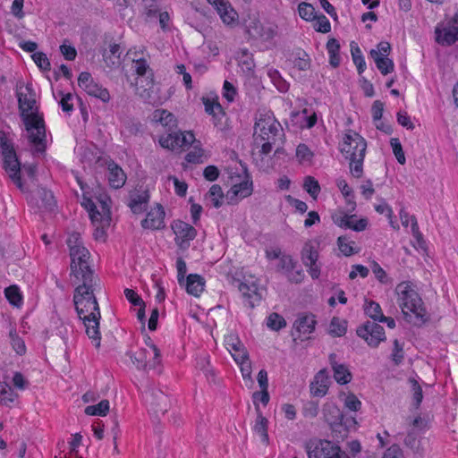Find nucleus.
<instances>
[{"instance_id":"f257e3e1","label":"nucleus","mask_w":458,"mask_h":458,"mask_svg":"<svg viewBox=\"0 0 458 458\" xmlns=\"http://www.w3.org/2000/svg\"><path fill=\"white\" fill-rule=\"evenodd\" d=\"M73 293V303L77 314L83 321L87 335L92 340L96 348L100 347L101 334L99 320L101 318L95 292L101 289L99 277L87 279L77 284Z\"/></svg>"},{"instance_id":"f03ea898","label":"nucleus","mask_w":458,"mask_h":458,"mask_svg":"<svg viewBox=\"0 0 458 458\" xmlns=\"http://www.w3.org/2000/svg\"><path fill=\"white\" fill-rule=\"evenodd\" d=\"M20 116L28 132V139L34 146L36 154H43L47 148L46 126L43 114L36 105V97L30 84L17 89Z\"/></svg>"},{"instance_id":"7ed1b4c3","label":"nucleus","mask_w":458,"mask_h":458,"mask_svg":"<svg viewBox=\"0 0 458 458\" xmlns=\"http://www.w3.org/2000/svg\"><path fill=\"white\" fill-rule=\"evenodd\" d=\"M395 293L398 295V304L407 322L420 327L429 319L423 301L411 282L404 281L398 284Z\"/></svg>"},{"instance_id":"20e7f679","label":"nucleus","mask_w":458,"mask_h":458,"mask_svg":"<svg viewBox=\"0 0 458 458\" xmlns=\"http://www.w3.org/2000/svg\"><path fill=\"white\" fill-rule=\"evenodd\" d=\"M66 243L70 250L71 276L75 278L74 284L86 281V278L89 280L98 277L89 266V259L90 253L88 249L84 247L81 234L77 232L72 233Z\"/></svg>"},{"instance_id":"39448f33","label":"nucleus","mask_w":458,"mask_h":458,"mask_svg":"<svg viewBox=\"0 0 458 458\" xmlns=\"http://www.w3.org/2000/svg\"><path fill=\"white\" fill-rule=\"evenodd\" d=\"M0 146L2 155L4 157V169L11 180L16 184L21 190L24 191L23 185L21 180V172L22 171L28 177L34 178L36 175L37 166L34 164H24L21 166L19 161L13 145L10 142L3 132L0 131Z\"/></svg>"},{"instance_id":"423d86ee","label":"nucleus","mask_w":458,"mask_h":458,"mask_svg":"<svg viewBox=\"0 0 458 458\" xmlns=\"http://www.w3.org/2000/svg\"><path fill=\"white\" fill-rule=\"evenodd\" d=\"M367 142L359 133L349 131L343 139L340 151L349 160L351 174L360 178L363 174V160L365 157Z\"/></svg>"},{"instance_id":"0eeeda50","label":"nucleus","mask_w":458,"mask_h":458,"mask_svg":"<svg viewBox=\"0 0 458 458\" xmlns=\"http://www.w3.org/2000/svg\"><path fill=\"white\" fill-rule=\"evenodd\" d=\"M281 131V125L274 117L267 114L259 116L254 125L253 137L256 144L262 143L261 154L267 155L271 152Z\"/></svg>"},{"instance_id":"6e6552de","label":"nucleus","mask_w":458,"mask_h":458,"mask_svg":"<svg viewBox=\"0 0 458 458\" xmlns=\"http://www.w3.org/2000/svg\"><path fill=\"white\" fill-rule=\"evenodd\" d=\"M322 416L332 431L333 438L336 440L344 439L350 428L357 424L353 417L344 419L342 411L334 403H327L323 405Z\"/></svg>"},{"instance_id":"1a4fd4ad","label":"nucleus","mask_w":458,"mask_h":458,"mask_svg":"<svg viewBox=\"0 0 458 458\" xmlns=\"http://www.w3.org/2000/svg\"><path fill=\"white\" fill-rule=\"evenodd\" d=\"M309 458H350L341 448L328 440H310L306 444Z\"/></svg>"},{"instance_id":"9d476101","label":"nucleus","mask_w":458,"mask_h":458,"mask_svg":"<svg viewBox=\"0 0 458 458\" xmlns=\"http://www.w3.org/2000/svg\"><path fill=\"white\" fill-rule=\"evenodd\" d=\"M131 360L140 369H156L161 362L160 351L154 343L149 344V350L141 349L137 355H131Z\"/></svg>"},{"instance_id":"9b49d317","label":"nucleus","mask_w":458,"mask_h":458,"mask_svg":"<svg viewBox=\"0 0 458 458\" xmlns=\"http://www.w3.org/2000/svg\"><path fill=\"white\" fill-rule=\"evenodd\" d=\"M166 136L159 139V144L164 148L177 150L183 148H189L195 141V136L190 131H168Z\"/></svg>"},{"instance_id":"f8f14e48","label":"nucleus","mask_w":458,"mask_h":458,"mask_svg":"<svg viewBox=\"0 0 458 458\" xmlns=\"http://www.w3.org/2000/svg\"><path fill=\"white\" fill-rule=\"evenodd\" d=\"M358 336L363 338L370 347H377L386 341L385 329L374 321H367L356 330Z\"/></svg>"},{"instance_id":"ddd939ff","label":"nucleus","mask_w":458,"mask_h":458,"mask_svg":"<svg viewBox=\"0 0 458 458\" xmlns=\"http://www.w3.org/2000/svg\"><path fill=\"white\" fill-rule=\"evenodd\" d=\"M172 229L175 234V243L182 250L190 247V242L197 235V231L192 225L181 220L174 221Z\"/></svg>"},{"instance_id":"4468645a","label":"nucleus","mask_w":458,"mask_h":458,"mask_svg":"<svg viewBox=\"0 0 458 458\" xmlns=\"http://www.w3.org/2000/svg\"><path fill=\"white\" fill-rule=\"evenodd\" d=\"M245 173V179L234 185L227 191L226 198L229 204L237 203L239 199H243L251 195L253 191L252 181L250 174L247 173V167L242 165Z\"/></svg>"},{"instance_id":"2eb2a0df","label":"nucleus","mask_w":458,"mask_h":458,"mask_svg":"<svg viewBox=\"0 0 458 458\" xmlns=\"http://www.w3.org/2000/svg\"><path fill=\"white\" fill-rule=\"evenodd\" d=\"M31 204L36 205L38 208L47 211H53L56 207V201L51 191L44 187H38L29 199Z\"/></svg>"},{"instance_id":"dca6fc26","label":"nucleus","mask_w":458,"mask_h":458,"mask_svg":"<svg viewBox=\"0 0 458 458\" xmlns=\"http://www.w3.org/2000/svg\"><path fill=\"white\" fill-rule=\"evenodd\" d=\"M146 402L149 403L150 411L157 416L164 415L168 410V398L160 390L148 389L145 394Z\"/></svg>"},{"instance_id":"f3484780","label":"nucleus","mask_w":458,"mask_h":458,"mask_svg":"<svg viewBox=\"0 0 458 458\" xmlns=\"http://www.w3.org/2000/svg\"><path fill=\"white\" fill-rule=\"evenodd\" d=\"M436 40L443 46H451L458 41V21L457 17L449 22L448 26L440 30L436 29Z\"/></svg>"},{"instance_id":"a211bd4d","label":"nucleus","mask_w":458,"mask_h":458,"mask_svg":"<svg viewBox=\"0 0 458 458\" xmlns=\"http://www.w3.org/2000/svg\"><path fill=\"white\" fill-rule=\"evenodd\" d=\"M165 210L160 204L148 212L145 219L141 221L144 229L159 230L165 227Z\"/></svg>"},{"instance_id":"6ab92c4d","label":"nucleus","mask_w":458,"mask_h":458,"mask_svg":"<svg viewBox=\"0 0 458 458\" xmlns=\"http://www.w3.org/2000/svg\"><path fill=\"white\" fill-rule=\"evenodd\" d=\"M328 387V373L326 369H320L310 383V393L314 396L322 397L327 394Z\"/></svg>"},{"instance_id":"aec40b11","label":"nucleus","mask_w":458,"mask_h":458,"mask_svg":"<svg viewBox=\"0 0 458 458\" xmlns=\"http://www.w3.org/2000/svg\"><path fill=\"white\" fill-rule=\"evenodd\" d=\"M82 206H84L85 208L88 210L92 223L101 221L103 225H109L110 211L108 208H106V204L104 202L102 203L104 214H101L98 210L95 203L89 198H83Z\"/></svg>"},{"instance_id":"412c9836","label":"nucleus","mask_w":458,"mask_h":458,"mask_svg":"<svg viewBox=\"0 0 458 458\" xmlns=\"http://www.w3.org/2000/svg\"><path fill=\"white\" fill-rule=\"evenodd\" d=\"M334 222L340 227L350 228L355 232H361L367 228L368 219L360 218L356 220L355 215H344L333 217Z\"/></svg>"},{"instance_id":"4be33fe9","label":"nucleus","mask_w":458,"mask_h":458,"mask_svg":"<svg viewBox=\"0 0 458 458\" xmlns=\"http://www.w3.org/2000/svg\"><path fill=\"white\" fill-rule=\"evenodd\" d=\"M107 179L109 184L114 189L122 188L126 182V174L123 170L114 161L107 165Z\"/></svg>"},{"instance_id":"5701e85b","label":"nucleus","mask_w":458,"mask_h":458,"mask_svg":"<svg viewBox=\"0 0 458 458\" xmlns=\"http://www.w3.org/2000/svg\"><path fill=\"white\" fill-rule=\"evenodd\" d=\"M182 286L185 287L189 294L198 297L204 290L205 279L198 274H190Z\"/></svg>"},{"instance_id":"b1692460","label":"nucleus","mask_w":458,"mask_h":458,"mask_svg":"<svg viewBox=\"0 0 458 458\" xmlns=\"http://www.w3.org/2000/svg\"><path fill=\"white\" fill-rule=\"evenodd\" d=\"M225 344L227 348L235 352L233 354V360L235 361H242L243 360L249 359V353L240 339L235 335H228L225 338Z\"/></svg>"},{"instance_id":"393cba45","label":"nucleus","mask_w":458,"mask_h":458,"mask_svg":"<svg viewBox=\"0 0 458 458\" xmlns=\"http://www.w3.org/2000/svg\"><path fill=\"white\" fill-rule=\"evenodd\" d=\"M149 201V194L148 191L142 193H131L128 206L134 214L143 213L148 207Z\"/></svg>"},{"instance_id":"a878e982","label":"nucleus","mask_w":458,"mask_h":458,"mask_svg":"<svg viewBox=\"0 0 458 458\" xmlns=\"http://www.w3.org/2000/svg\"><path fill=\"white\" fill-rule=\"evenodd\" d=\"M404 445L413 452L415 458L423 457L424 451L420 445V440L419 439L418 433L415 429H411L408 432L404 438Z\"/></svg>"},{"instance_id":"bb28decb","label":"nucleus","mask_w":458,"mask_h":458,"mask_svg":"<svg viewBox=\"0 0 458 458\" xmlns=\"http://www.w3.org/2000/svg\"><path fill=\"white\" fill-rule=\"evenodd\" d=\"M316 325L315 316L312 314L303 315L295 321L294 327L297 331L308 335L314 331Z\"/></svg>"},{"instance_id":"cd10ccee","label":"nucleus","mask_w":458,"mask_h":458,"mask_svg":"<svg viewBox=\"0 0 458 458\" xmlns=\"http://www.w3.org/2000/svg\"><path fill=\"white\" fill-rule=\"evenodd\" d=\"M257 419L254 425V431L260 435L264 443L267 444L269 437L267 434V420L262 415L259 405L256 404Z\"/></svg>"},{"instance_id":"c85d7f7f","label":"nucleus","mask_w":458,"mask_h":458,"mask_svg":"<svg viewBox=\"0 0 458 458\" xmlns=\"http://www.w3.org/2000/svg\"><path fill=\"white\" fill-rule=\"evenodd\" d=\"M154 120L159 122L163 126L167 127L168 131L176 127V119L174 115L165 109H157L153 114Z\"/></svg>"},{"instance_id":"c756f323","label":"nucleus","mask_w":458,"mask_h":458,"mask_svg":"<svg viewBox=\"0 0 458 458\" xmlns=\"http://www.w3.org/2000/svg\"><path fill=\"white\" fill-rule=\"evenodd\" d=\"M371 58L374 60L377 68L383 75H386L394 71V62L387 56H379L376 52H369Z\"/></svg>"},{"instance_id":"7c9ffc66","label":"nucleus","mask_w":458,"mask_h":458,"mask_svg":"<svg viewBox=\"0 0 458 458\" xmlns=\"http://www.w3.org/2000/svg\"><path fill=\"white\" fill-rule=\"evenodd\" d=\"M327 49L329 54L330 65L334 68L338 67L341 62V57L339 55L340 44L338 40L335 38H329L327 43Z\"/></svg>"},{"instance_id":"2f4dec72","label":"nucleus","mask_w":458,"mask_h":458,"mask_svg":"<svg viewBox=\"0 0 458 458\" xmlns=\"http://www.w3.org/2000/svg\"><path fill=\"white\" fill-rule=\"evenodd\" d=\"M400 218L402 221V225L405 227L408 226L409 222L411 220V232H412L413 236L416 238V240L418 241L420 245L424 243V241L422 239V234L420 233V232L419 230V225H418L415 216H409V214L406 211H404L403 209H402L400 211Z\"/></svg>"},{"instance_id":"473e14b6","label":"nucleus","mask_w":458,"mask_h":458,"mask_svg":"<svg viewBox=\"0 0 458 458\" xmlns=\"http://www.w3.org/2000/svg\"><path fill=\"white\" fill-rule=\"evenodd\" d=\"M9 337H10V344L13 349V351L18 355H24L26 353V345L25 342L22 338H21L18 334L16 327L10 325V330H9Z\"/></svg>"},{"instance_id":"72a5a7b5","label":"nucleus","mask_w":458,"mask_h":458,"mask_svg":"<svg viewBox=\"0 0 458 458\" xmlns=\"http://www.w3.org/2000/svg\"><path fill=\"white\" fill-rule=\"evenodd\" d=\"M301 261L304 266L311 265L318 259V252L315 247L310 242H306L301 253Z\"/></svg>"},{"instance_id":"f704fd0d","label":"nucleus","mask_w":458,"mask_h":458,"mask_svg":"<svg viewBox=\"0 0 458 458\" xmlns=\"http://www.w3.org/2000/svg\"><path fill=\"white\" fill-rule=\"evenodd\" d=\"M85 91L89 96L99 98L103 102H108L110 99V95H109L108 90L95 81L93 83H91L89 86H85Z\"/></svg>"},{"instance_id":"c9c22d12","label":"nucleus","mask_w":458,"mask_h":458,"mask_svg":"<svg viewBox=\"0 0 458 458\" xmlns=\"http://www.w3.org/2000/svg\"><path fill=\"white\" fill-rule=\"evenodd\" d=\"M338 248L341 252L346 256H352L360 251L359 249H355L353 245H355V242L350 240V238L346 235L339 236L337 239Z\"/></svg>"},{"instance_id":"e433bc0d","label":"nucleus","mask_w":458,"mask_h":458,"mask_svg":"<svg viewBox=\"0 0 458 458\" xmlns=\"http://www.w3.org/2000/svg\"><path fill=\"white\" fill-rule=\"evenodd\" d=\"M351 53L354 64L357 67L359 74H361L366 69V63L361 50L355 42L351 43Z\"/></svg>"},{"instance_id":"4c0bfd02","label":"nucleus","mask_w":458,"mask_h":458,"mask_svg":"<svg viewBox=\"0 0 458 458\" xmlns=\"http://www.w3.org/2000/svg\"><path fill=\"white\" fill-rule=\"evenodd\" d=\"M347 330L346 321L334 317L329 325L328 334L334 337H340L345 335Z\"/></svg>"},{"instance_id":"58836bf2","label":"nucleus","mask_w":458,"mask_h":458,"mask_svg":"<svg viewBox=\"0 0 458 458\" xmlns=\"http://www.w3.org/2000/svg\"><path fill=\"white\" fill-rule=\"evenodd\" d=\"M18 394L6 383L0 382V403L9 405L13 403Z\"/></svg>"},{"instance_id":"ea45409f","label":"nucleus","mask_w":458,"mask_h":458,"mask_svg":"<svg viewBox=\"0 0 458 458\" xmlns=\"http://www.w3.org/2000/svg\"><path fill=\"white\" fill-rule=\"evenodd\" d=\"M333 371L334 377L338 384L346 385L352 378V373L344 364L335 367Z\"/></svg>"},{"instance_id":"a19ab883","label":"nucleus","mask_w":458,"mask_h":458,"mask_svg":"<svg viewBox=\"0 0 458 458\" xmlns=\"http://www.w3.org/2000/svg\"><path fill=\"white\" fill-rule=\"evenodd\" d=\"M364 311L374 322L379 321L384 315L380 305L374 301H366L364 305Z\"/></svg>"},{"instance_id":"79ce46f5","label":"nucleus","mask_w":458,"mask_h":458,"mask_svg":"<svg viewBox=\"0 0 458 458\" xmlns=\"http://www.w3.org/2000/svg\"><path fill=\"white\" fill-rule=\"evenodd\" d=\"M109 411V401L102 400L96 405L87 406L85 413L90 416H106Z\"/></svg>"},{"instance_id":"37998d69","label":"nucleus","mask_w":458,"mask_h":458,"mask_svg":"<svg viewBox=\"0 0 458 458\" xmlns=\"http://www.w3.org/2000/svg\"><path fill=\"white\" fill-rule=\"evenodd\" d=\"M216 11L223 22L228 25L233 24L238 17L237 13L232 8L229 3L226 4L225 6L219 7Z\"/></svg>"},{"instance_id":"c03bdc74","label":"nucleus","mask_w":458,"mask_h":458,"mask_svg":"<svg viewBox=\"0 0 458 458\" xmlns=\"http://www.w3.org/2000/svg\"><path fill=\"white\" fill-rule=\"evenodd\" d=\"M4 295L8 301L16 307H19L22 302L20 289L16 285H10L4 289Z\"/></svg>"},{"instance_id":"a18cd8bd","label":"nucleus","mask_w":458,"mask_h":458,"mask_svg":"<svg viewBox=\"0 0 458 458\" xmlns=\"http://www.w3.org/2000/svg\"><path fill=\"white\" fill-rule=\"evenodd\" d=\"M304 190L310 194V196L316 199L318 193L320 192V185L314 177L306 176L303 183Z\"/></svg>"},{"instance_id":"49530a36","label":"nucleus","mask_w":458,"mask_h":458,"mask_svg":"<svg viewBox=\"0 0 458 458\" xmlns=\"http://www.w3.org/2000/svg\"><path fill=\"white\" fill-rule=\"evenodd\" d=\"M267 326L274 331H278L286 327V321L281 315L274 312L268 316Z\"/></svg>"},{"instance_id":"de8ad7c7","label":"nucleus","mask_w":458,"mask_h":458,"mask_svg":"<svg viewBox=\"0 0 458 458\" xmlns=\"http://www.w3.org/2000/svg\"><path fill=\"white\" fill-rule=\"evenodd\" d=\"M208 195L211 199L213 202V206L216 208H220L223 204V199H224V192L222 191V188L218 184H213L208 192Z\"/></svg>"},{"instance_id":"09e8293b","label":"nucleus","mask_w":458,"mask_h":458,"mask_svg":"<svg viewBox=\"0 0 458 458\" xmlns=\"http://www.w3.org/2000/svg\"><path fill=\"white\" fill-rule=\"evenodd\" d=\"M409 383L412 392L413 404L418 408L423 399L422 388L415 378H409Z\"/></svg>"},{"instance_id":"8fccbe9b","label":"nucleus","mask_w":458,"mask_h":458,"mask_svg":"<svg viewBox=\"0 0 458 458\" xmlns=\"http://www.w3.org/2000/svg\"><path fill=\"white\" fill-rule=\"evenodd\" d=\"M296 268V261L290 255H282L277 264V270L283 271L285 275L290 270Z\"/></svg>"},{"instance_id":"3c124183","label":"nucleus","mask_w":458,"mask_h":458,"mask_svg":"<svg viewBox=\"0 0 458 458\" xmlns=\"http://www.w3.org/2000/svg\"><path fill=\"white\" fill-rule=\"evenodd\" d=\"M300 16L305 21H312L316 18L315 8L308 3L302 2L298 6Z\"/></svg>"},{"instance_id":"603ef678","label":"nucleus","mask_w":458,"mask_h":458,"mask_svg":"<svg viewBox=\"0 0 458 458\" xmlns=\"http://www.w3.org/2000/svg\"><path fill=\"white\" fill-rule=\"evenodd\" d=\"M247 32L251 38H261L263 36V25L259 20H251L246 24Z\"/></svg>"},{"instance_id":"864d4df0","label":"nucleus","mask_w":458,"mask_h":458,"mask_svg":"<svg viewBox=\"0 0 458 458\" xmlns=\"http://www.w3.org/2000/svg\"><path fill=\"white\" fill-rule=\"evenodd\" d=\"M390 145L392 147L393 152L398 163L401 165H404L406 162V158L400 140L397 138H392L390 140Z\"/></svg>"},{"instance_id":"5fc2aeb1","label":"nucleus","mask_w":458,"mask_h":458,"mask_svg":"<svg viewBox=\"0 0 458 458\" xmlns=\"http://www.w3.org/2000/svg\"><path fill=\"white\" fill-rule=\"evenodd\" d=\"M135 69L139 76H146L147 79H150V82L153 81V73L145 59L140 58L137 60Z\"/></svg>"},{"instance_id":"6e6d98bb","label":"nucleus","mask_w":458,"mask_h":458,"mask_svg":"<svg viewBox=\"0 0 458 458\" xmlns=\"http://www.w3.org/2000/svg\"><path fill=\"white\" fill-rule=\"evenodd\" d=\"M35 64L38 66L40 70L49 71L50 70V62L47 56V55L43 52H35L31 55Z\"/></svg>"},{"instance_id":"4d7b16f0","label":"nucleus","mask_w":458,"mask_h":458,"mask_svg":"<svg viewBox=\"0 0 458 458\" xmlns=\"http://www.w3.org/2000/svg\"><path fill=\"white\" fill-rule=\"evenodd\" d=\"M123 130L122 133L126 136L136 135L140 131V123L132 119L124 120L123 123Z\"/></svg>"},{"instance_id":"13d9d810","label":"nucleus","mask_w":458,"mask_h":458,"mask_svg":"<svg viewBox=\"0 0 458 458\" xmlns=\"http://www.w3.org/2000/svg\"><path fill=\"white\" fill-rule=\"evenodd\" d=\"M294 66L300 71H307L310 67V58L306 52L299 54L298 57L294 60Z\"/></svg>"},{"instance_id":"bf43d9fd","label":"nucleus","mask_w":458,"mask_h":458,"mask_svg":"<svg viewBox=\"0 0 458 458\" xmlns=\"http://www.w3.org/2000/svg\"><path fill=\"white\" fill-rule=\"evenodd\" d=\"M344 406L348 408L350 411H357L361 407V402L354 394L350 393L346 395L344 399Z\"/></svg>"},{"instance_id":"052dcab7","label":"nucleus","mask_w":458,"mask_h":458,"mask_svg":"<svg viewBox=\"0 0 458 458\" xmlns=\"http://www.w3.org/2000/svg\"><path fill=\"white\" fill-rule=\"evenodd\" d=\"M288 281L294 284H300L304 279V272L301 267L296 265L294 270H290L285 274Z\"/></svg>"},{"instance_id":"680f3d73","label":"nucleus","mask_w":458,"mask_h":458,"mask_svg":"<svg viewBox=\"0 0 458 458\" xmlns=\"http://www.w3.org/2000/svg\"><path fill=\"white\" fill-rule=\"evenodd\" d=\"M317 21L315 23V30L318 32L322 33H327L331 30V24L328 21V19L324 15L321 14L319 16H316Z\"/></svg>"},{"instance_id":"e2e57ef3","label":"nucleus","mask_w":458,"mask_h":458,"mask_svg":"<svg viewBox=\"0 0 458 458\" xmlns=\"http://www.w3.org/2000/svg\"><path fill=\"white\" fill-rule=\"evenodd\" d=\"M391 358L395 365L401 364L403 360V345L399 344L397 339H394V349L391 354Z\"/></svg>"},{"instance_id":"0e129e2a","label":"nucleus","mask_w":458,"mask_h":458,"mask_svg":"<svg viewBox=\"0 0 458 458\" xmlns=\"http://www.w3.org/2000/svg\"><path fill=\"white\" fill-rule=\"evenodd\" d=\"M203 149L200 148L194 147L193 150L190 151L185 156V160L188 163L199 164L202 163Z\"/></svg>"},{"instance_id":"69168bd1","label":"nucleus","mask_w":458,"mask_h":458,"mask_svg":"<svg viewBox=\"0 0 458 458\" xmlns=\"http://www.w3.org/2000/svg\"><path fill=\"white\" fill-rule=\"evenodd\" d=\"M176 268H177V277H178V283L180 285H182L184 284L185 275L187 272V266L186 262L183 260L182 258H178L176 260Z\"/></svg>"},{"instance_id":"338daca9","label":"nucleus","mask_w":458,"mask_h":458,"mask_svg":"<svg viewBox=\"0 0 458 458\" xmlns=\"http://www.w3.org/2000/svg\"><path fill=\"white\" fill-rule=\"evenodd\" d=\"M124 295L126 299L134 306H140L145 303L143 300L139 296V294L132 289H125Z\"/></svg>"},{"instance_id":"774afa93","label":"nucleus","mask_w":458,"mask_h":458,"mask_svg":"<svg viewBox=\"0 0 458 458\" xmlns=\"http://www.w3.org/2000/svg\"><path fill=\"white\" fill-rule=\"evenodd\" d=\"M397 122L403 127L407 128L408 130H413L414 124L411 121L410 116L405 111H399L397 113Z\"/></svg>"}]
</instances>
